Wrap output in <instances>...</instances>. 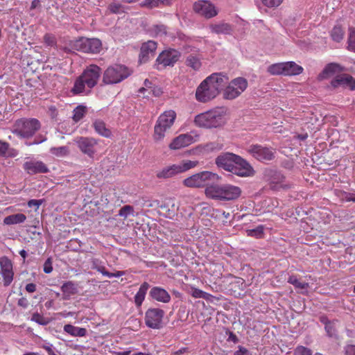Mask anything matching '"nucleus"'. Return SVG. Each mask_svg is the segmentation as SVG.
Here are the masks:
<instances>
[{"label": "nucleus", "instance_id": "1", "mask_svg": "<svg viewBox=\"0 0 355 355\" xmlns=\"http://www.w3.org/2000/svg\"><path fill=\"white\" fill-rule=\"evenodd\" d=\"M227 109L225 107H216L205 112L196 115L194 124L207 129L223 127L227 122Z\"/></svg>", "mask_w": 355, "mask_h": 355}, {"label": "nucleus", "instance_id": "2", "mask_svg": "<svg viewBox=\"0 0 355 355\" xmlns=\"http://www.w3.org/2000/svg\"><path fill=\"white\" fill-rule=\"evenodd\" d=\"M205 193L207 198L213 200L234 201L241 197L242 189L232 184H211L206 187Z\"/></svg>", "mask_w": 355, "mask_h": 355}, {"label": "nucleus", "instance_id": "3", "mask_svg": "<svg viewBox=\"0 0 355 355\" xmlns=\"http://www.w3.org/2000/svg\"><path fill=\"white\" fill-rule=\"evenodd\" d=\"M41 128V123L35 118L17 119L12 125V132L21 138H30Z\"/></svg>", "mask_w": 355, "mask_h": 355}, {"label": "nucleus", "instance_id": "4", "mask_svg": "<svg viewBox=\"0 0 355 355\" xmlns=\"http://www.w3.org/2000/svg\"><path fill=\"white\" fill-rule=\"evenodd\" d=\"M176 113L173 110L164 112L158 117L154 127L153 139L155 141H162L174 124Z\"/></svg>", "mask_w": 355, "mask_h": 355}, {"label": "nucleus", "instance_id": "5", "mask_svg": "<svg viewBox=\"0 0 355 355\" xmlns=\"http://www.w3.org/2000/svg\"><path fill=\"white\" fill-rule=\"evenodd\" d=\"M131 74L130 70L123 64H114L108 67L103 75V82L107 85L121 83Z\"/></svg>", "mask_w": 355, "mask_h": 355}, {"label": "nucleus", "instance_id": "6", "mask_svg": "<svg viewBox=\"0 0 355 355\" xmlns=\"http://www.w3.org/2000/svg\"><path fill=\"white\" fill-rule=\"evenodd\" d=\"M198 164V161L183 160L177 164H173L163 168L158 171L156 177L159 179L171 178L178 174L186 172L191 168H195Z\"/></svg>", "mask_w": 355, "mask_h": 355}, {"label": "nucleus", "instance_id": "7", "mask_svg": "<svg viewBox=\"0 0 355 355\" xmlns=\"http://www.w3.org/2000/svg\"><path fill=\"white\" fill-rule=\"evenodd\" d=\"M223 92V98L226 100H233L239 97L248 87V80L242 77L234 78L230 82Z\"/></svg>", "mask_w": 355, "mask_h": 355}, {"label": "nucleus", "instance_id": "8", "mask_svg": "<svg viewBox=\"0 0 355 355\" xmlns=\"http://www.w3.org/2000/svg\"><path fill=\"white\" fill-rule=\"evenodd\" d=\"M76 50L86 53H98L102 49V42L97 38L80 37L73 43Z\"/></svg>", "mask_w": 355, "mask_h": 355}, {"label": "nucleus", "instance_id": "9", "mask_svg": "<svg viewBox=\"0 0 355 355\" xmlns=\"http://www.w3.org/2000/svg\"><path fill=\"white\" fill-rule=\"evenodd\" d=\"M165 312L159 308H149L145 313V324L153 329H160L163 327Z\"/></svg>", "mask_w": 355, "mask_h": 355}, {"label": "nucleus", "instance_id": "10", "mask_svg": "<svg viewBox=\"0 0 355 355\" xmlns=\"http://www.w3.org/2000/svg\"><path fill=\"white\" fill-rule=\"evenodd\" d=\"M180 58V53L173 49L163 51L156 59V68L161 70L166 67H173Z\"/></svg>", "mask_w": 355, "mask_h": 355}, {"label": "nucleus", "instance_id": "11", "mask_svg": "<svg viewBox=\"0 0 355 355\" xmlns=\"http://www.w3.org/2000/svg\"><path fill=\"white\" fill-rule=\"evenodd\" d=\"M79 150L89 158H94L97 153L98 140L94 137H78L74 140Z\"/></svg>", "mask_w": 355, "mask_h": 355}, {"label": "nucleus", "instance_id": "12", "mask_svg": "<svg viewBox=\"0 0 355 355\" xmlns=\"http://www.w3.org/2000/svg\"><path fill=\"white\" fill-rule=\"evenodd\" d=\"M247 152L256 159L261 162L270 161L275 157V150L259 144L250 145Z\"/></svg>", "mask_w": 355, "mask_h": 355}, {"label": "nucleus", "instance_id": "13", "mask_svg": "<svg viewBox=\"0 0 355 355\" xmlns=\"http://www.w3.org/2000/svg\"><path fill=\"white\" fill-rule=\"evenodd\" d=\"M215 176V174L209 171H202L196 173L184 180L185 187L191 188L202 187L208 186V182Z\"/></svg>", "mask_w": 355, "mask_h": 355}, {"label": "nucleus", "instance_id": "14", "mask_svg": "<svg viewBox=\"0 0 355 355\" xmlns=\"http://www.w3.org/2000/svg\"><path fill=\"white\" fill-rule=\"evenodd\" d=\"M195 96L198 102L203 103H207L217 96L216 90L213 86L208 85L205 79L197 87Z\"/></svg>", "mask_w": 355, "mask_h": 355}, {"label": "nucleus", "instance_id": "15", "mask_svg": "<svg viewBox=\"0 0 355 355\" xmlns=\"http://www.w3.org/2000/svg\"><path fill=\"white\" fill-rule=\"evenodd\" d=\"M101 74V69L96 64L89 65L80 76L89 89L96 85Z\"/></svg>", "mask_w": 355, "mask_h": 355}, {"label": "nucleus", "instance_id": "16", "mask_svg": "<svg viewBox=\"0 0 355 355\" xmlns=\"http://www.w3.org/2000/svg\"><path fill=\"white\" fill-rule=\"evenodd\" d=\"M235 158V163L231 173L240 177H248L253 174V168L245 159L239 155Z\"/></svg>", "mask_w": 355, "mask_h": 355}, {"label": "nucleus", "instance_id": "17", "mask_svg": "<svg viewBox=\"0 0 355 355\" xmlns=\"http://www.w3.org/2000/svg\"><path fill=\"white\" fill-rule=\"evenodd\" d=\"M194 11L205 17L209 19L217 15V11L213 4L207 1H199L193 4Z\"/></svg>", "mask_w": 355, "mask_h": 355}, {"label": "nucleus", "instance_id": "18", "mask_svg": "<svg viewBox=\"0 0 355 355\" xmlns=\"http://www.w3.org/2000/svg\"><path fill=\"white\" fill-rule=\"evenodd\" d=\"M205 80L208 83V85L213 86L216 90V95L218 96L219 93L225 88L229 78L221 73H212L206 78Z\"/></svg>", "mask_w": 355, "mask_h": 355}, {"label": "nucleus", "instance_id": "19", "mask_svg": "<svg viewBox=\"0 0 355 355\" xmlns=\"http://www.w3.org/2000/svg\"><path fill=\"white\" fill-rule=\"evenodd\" d=\"M0 267L1 275L3 278V284L6 286H9L13 280L14 272L12 270V263L7 257L0 258Z\"/></svg>", "mask_w": 355, "mask_h": 355}, {"label": "nucleus", "instance_id": "20", "mask_svg": "<svg viewBox=\"0 0 355 355\" xmlns=\"http://www.w3.org/2000/svg\"><path fill=\"white\" fill-rule=\"evenodd\" d=\"M237 155L232 153H225L218 155L216 159V165L224 170L231 172L232 168L235 163Z\"/></svg>", "mask_w": 355, "mask_h": 355}, {"label": "nucleus", "instance_id": "21", "mask_svg": "<svg viewBox=\"0 0 355 355\" xmlns=\"http://www.w3.org/2000/svg\"><path fill=\"white\" fill-rule=\"evenodd\" d=\"M157 49V43L149 40L144 42L140 49L139 61L140 62H146L150 58H153Z\"/></svg>", "mask_w": 355, "mask_h": 355}, {"label": "nucleus", "instance_id": "22", "mask_svg": "<svg viewBox=\"0 0 355 355\" xmlns=\"http://www.w3.org/2000/svg\"><path fill=\"white\" fill-rule=\"evenodd\" d=\"M23 168L28 174L46 173L49 172L46 165L42 161L31 160L24 162Z\"/></svg>", "mask_w": 355, "mask_h": 355}, {"label": "nucleus", "instance_id": "23", "mask_svg": "<svg viewBox=\"0 0 355 355\" xmlns=\"http://www.w3.org/2000/svg\"><path fill=\"white\" fill-rule=\"evenodd\" d=\"M194 137L189 134H181L173 139L169 144L171 150H179L187 147L195 142Z\"/></svg>", "mask_w": 355, "mask_h": 355}, {"label": "nucleus", "instance_id": "24", "mask_svg": "<svg viewBox=\"0 0 355 355\" xmlns=\"http://www.w3.org/2000/svg\"><path fill=\"white\" fill-rule=\"evenodd\" d=\"M331 85L334 88L340 86L348 87L351 90H355V80L349 74H341L336 76L331 82Z\"/></svg>", "mask_w": 355, "mask_h": 355}, {"label": "nucleus", "instance_id": "25", "mask_svg": "<svg viewBox=\"0 0 355 355\" xmlns=\"http://www.w3.org/2000/svg\"><path fill=\"white\" fill-rule=\"evenodd\" d=\"M149 295L153 300L162 303L169 302L171 298L170 294L165 289L159 286L153 287Z\"/></svg>", "mask_w": 355, "mask_h": 355}, {"label": "nucleus", "instance_id": "26", "mask_svg": "<svg viewBox=\"0 0 355 355\" xmlns=\"http://www.w3.org/2000/svg\"><path fill=\"white\" fill-rule=\"evenodd\" d=\"M283 76H296L303 72L302 67L297 64L295 62H283Z\"/></svg>", "mask_w": 355, "mask_h": 355}, {"label": "nucleus", "instance_id": "27", "mask_svg": "<svg viewBox=\"0 0 355 355\" xmlns=\"http://www.w3.org/2000/svg\"><path fill=\"white\" fill-rule=\"evenodd\" d=\"M61 291L62 292V300H69L72 295L78 293V288L76 284L69 281L62 284Z\"/></svg>", "mask_w": 355, "mask_h": 355}, {"label": "nucleus", "instance_id": "28", "mask_svg": "<svg viewBox=\"0 0 355 355\" xmlns=\"http://www.w3.org/2000/svg\"><path fill=\"white\" fill-rule=\"evenodd\" d=\"M93 127L95 131L102 137L109 138L112 135V132L106 127L104 121L102 120H96L93 123Z\"/></svg>", "mask_w": 355, "mask_h": 355}, {"label": "nucleus", "instance_id": "29", "mask_svg": "<svg viewBox=\"0 0 355 355\" xmlns=\"http://www.w3.org/2000/svg\"><path fill=\"white\" fill-rule=\"evenodd\" d=\"M285 177L282 173L278 171H274L270 175V186L272 189H277L279 187H283V182H284Z\"/></svg>", "mask_w": 355, "mask_h": 355}, {"label": "nucleus", "instance_id": "30", "mask_svg": "<svg viewBox=\"0 0 355 355\" xmlns=\"http://www.w3.org/2000/svg\"><path fill=\"white\" fill-rule=\"evenodd\" d=\"M149 284L147 282H144L140 288H139V291L135 295V303L137 307H140L143 303V302L145 300V297L147 293V291L149 288Z\"/></svg>", "mask_w": 355, "mask_h": 355}, {"label": "nucleus", "instance_id": "31", "mask_svg": "<svg viewBox=\"0 0 355 355\" xmlns=\"http://www.w3.org/2000/svg\"><path fill=\"white\" fill-rule=\"evenodd\" d=\"M201 56L198 54H190L187 57L185 63L187 66L197 71L201 67Z\"/></svg>", "mask_w": 355, "mask_h": 355}, {"label": "nucleus", "instance_id": "32", "mask_svg": "<svg viewBox=\"0 0 355 355\" xmlns=\"http://www.w3.org/2000/svg\"><path fill=\"white\" fill-rule=\"evenodd\" d=\"M64 331L72 336L83 337L87 334L86 329L75 327L69 324L64 326Z\"/></svg>", "mask_w": 355, "mask_h": 355}, {"label": "nucleus", "instance_id": "33", "mask_svg": "<svg viewBox=\"0 0 355 355\" xmlns=\"http://www.w3.org/2000/svg\"><path fill=\"white\" fill-rule=\"evenodd\" d=\"M340 70V65L336 63L328 64L323 71L320 73L318 78L320 80L327 78L334 75L336 71Z\"/></svg>", "mask_w": 355, "mask_h": 355}, {"label": "nucleus", "instance_id": "34", "mask_svg": "<svg viewBox=\"0 0 355 355\" xmlns=\"http://www.w3.org/2000/svg\"><path fill=\"white\" fill-rule=\"evenodd\" d=\"M210 29L216 34H230L232 31L231 26L227 23L211 24Z\"/></svg>", "mask_w": 355, "mask_h": 355}, {"label": "nucleus", "instance_id": "35", "mask_svg": "<svg viewBox=\"0 0 355 355\" xmlns=\"http://www.w3.org/2000/svg\"><path fill=\"white\" fill-rule=\"evenodd\" d=\"M126 7L119 2L113 1L107 8V12L109 14H122L125 12Z\"/></svg>", "mask_w": 355, "mask_h": 355}, {"label": "nucleus", "instance_id": "36", "mask_svg": "<svg viewBox=\"0 0 355 355\" xmlns=\"http://www.w3.org/2000/svg\"><path fill=\"white\" fill-rule=\"evenodd\" d=\"M191 295L194 298H202L207 301H211L214 296L211 294L206 293L194 286H191Z\"/></svg>", "mask_w": 355, "mask_h": 355}, {"label": "nucleus", "instance_id": "37", "mask_svg": "<svg viewBox=\"0 0 355 355\" xmlns=\"http://www.w3.org/2000/svg\"><path fill=\"white\" fill-rule=\"evenodd\" d=\"M330 35L334 41L340 42L344 37L345 31L341 26L338 25L332 28Z\"/></svg>", "mask_w": 355, "mask_h": 355}, {"label": "nucleus", "instance_id": "38", "mask_svg": "<svg viewBox=\"0 0 355 355\" xmlns=\"http://www.w3.org/2000/svg\"><path fill=\"white\" fill-rule=\"evenodd\" d=\"M87 112V107L83 105H78L73 111V120L75 123L80 121Z\"/></svg>", "mask_w": 355, "mask_h": 355}, {"label": "nucleus", "instance_id": "39", "mask_svg": "<svg viewBox=\"0 0 355 355\" xmlns=\"http://www.w3.org/2000/svg\"><path fill=\"white\" fill-rule=\"evenodd\" d=\"M85 85L84 79L80 76L75 81L71 92L75 94H80L84 92Z\"/></svg>", "mask_w": 355, "mask_h": 355}, {"label": "nucleus", "instance_id": "40", "mask_svg": "<svg viewBox=\"0 0 355 355\" xmlns=\"http://www.w3.org/2000/svg\"><path fill=\"white\" fill-rule=\"evenodd\" d=\"M264 227L263 225H259L254 229L247 230L246 233L248 236L254 237L256 239H261L264 235Z\"/></svg>", "mask_w": 355, "mask_h": 355}, {"label": "nucleus", "instance_id": "41", "mask_svg": "<svg viewBox=\"0 0 355 355\" xmlns=\"http://www.w3.org/2000/svg\"><path fill=\"white\" fill-rule=\"evenodd\" d=\"M135 210L131 205H125L120 209L118 215L122 218L123 220L127 219L130 216H134Z\"/></svg>", "mask_w": 355, "mask_h": 355}, {"label": "nucleus", "instance_id": "42", "mask_svg": "<svg viewBox=\"0 0 355 355\" xmlns=\"http://www.w3.org/2000/svg\"><path fill=\"white\" fill-rule=\"evenodd\" d=\"M288 282L293 284L295 288L300 289H306L309 287V284L304 282H300L296 276H290Z\"/></svg>", "mask_w": 355, "mask_h": 355}, {"label": "nucleus", "instance_id": "43", "mask_svg": "<svg viewBox=\"0 0 355 355\" xmlns=\"http://www.w3.org/2000/svg\"><path fill=\"white\" fill-rule=\"evenodd\" d=\"M283 62L275 63L268 67V72L271 75H283Z\"/></svg>", "mask_w": 355, "mask_h": 355}, {"label": "nucleus", "instance_id": "44", "mask_svg": "<svg viewBox=\"0 0 355 355\" xmlns=\"http://www.w3.org/2000/svg\"><path fill=\"white\" fill-rule=\"evenodd\" d=\"M348 31V49L355 52V28L349 27Z\"/></svg>", "mask_w": 355, "mask_h": 355}, {"label": "nucleus", "instance_id": "45", "mask_svg": "<svg viewBox=\"0 0 355 355\" xmlns=\"http://www.w3.org/2000/svg\"><path fill=\"white\" fill-rule=\"evenodd\" d=\"M337 320H332L329 324L324 327L327 334L329 337L336 338L337 337V329L336 327V322Z\"/></svg>", "mask_w": 355, "mask_h": 355}, {"label": "nucleus", "instance_id": "46", "mask_svg": "<svg viewBox=\"0 0 355 355\" xmlns=\"http://www.w3.org/2000/svg\"><path fill=\"white\" fill-rule=\"evenodd\" d=\"M50 152L55 156H65L69 153V150L66 146L52 147Z\"/></svg>", "mask_w": 355, "mask_h": 355}, {"label": "nucleus", "instance_id": "47", "mask_svg": "<svg viewBox=\"0 0 355 355\" xmlns=\"http://www.w3.org/2000/svg\"><path fill=\"white\" fill-rule=\"evenodd\" d=\"M31 320L41 325H46L49 323V320L39 313H34L32 315Z\"/></svg>", "mask_w": 355, "mask_h": 355}, {"label": "nucleus", "instance_id": "48", "mask_svg": "<svg viewBox=\"0 0 355 355\" xmlns=\"http://www.w3.org/2000/svg\"><path fill=\"white\" fill-rule=\"evenodd\" d=\"M26 217L23 214H17L11 216H8L6 217L3 220V222H24Z\"/></svg>", "mask_w": 355, "mask_h": 355}, {"label": "nucleus", "instance_id": "49", "mask_svg": "<svg viewBox=\"0 0 355 355\" xmlns=\"http://www.w3.org/2000/svg\"><path fill=\"white\" fill-rule=\"evenodd\" d=\"M109 203L110 202L107 196H102L101 199L97 201L95 205L98 210L105 211V209H107L109 207Z\"/></svg>", "mask_w": 355, "mask_h": 355}, {"label": "nucleus", "instance_id": "50", "mask_svg": "<svg viewBox=\"0 0 355 355\" xmlns=\"http://www.w3.org/2000/svg\"><path fill=\"white\" fill-rule=\"evenodd\" d=\"M151 31L155 36L162 37L166 34V27L164 25H155Z\"/></svg>", "mask_w": 355, "mask_h": 355}, {"label": "nucleus", "instance_id": "51", "mask_svg": "<svg viewBox=\"0 0 355 355\" xmlns=\"http://www.w3.org/2000/svg\"><path fill=\"white\" fill-rule=\"evenodd\" d=\"M294 355H312V352L306 347L297 346L294 350Z\"/></svg>", "mask_w": 355, "mask_h": 355}, {"label": "nucleus", "instance_id": "52", "mask_svg": "<svg viewBox=\"0 0 355 355\" xmlns=\"http://www.w3.org/2000/svg\"><path fill=\"white\" fill-rule=\"evenodd\" d=\"M338 196L342 198L343 200H345L347 202H355V194L347 193L345 191H339Z\"/></svg>", "mask_w": 355, "mask_h": 355}, {"label": "nucleus", "instance_id": "53", "mask_svg": "<svg viewBox=\"0 0 355 355\" xmlns=\"http://www.w3.org/2000/svg\"><path fill=\"white\" fill-rule=\"evenodd\" d=\"M170 0H145L143 3V6L148 8H154L157 6L158 2L168 4Z\"/></svg>", "mask_w": 355, "mask_h": 355}, {"label": "nucleus", "instance_id": "54", "mask_svg": "<svg viewBox=\"0 0 355 355\" xmlns=\"http://www.w3.org/2000/svg\"><path fill=\"white\" fill-rule=\"evenodd\" d=\"M262 3L268 8H276L282 4L283 0H261Z\"/></svg>", "mask_w": 355, "mask_h": 355}, {"label": "nucleus", "instance_id": "55", "mask_svg": "<svg viewBox=\"0 0 355 355\" xmlns=\"http://www.w3.org/2000/svg\"><path fill=\"white\" fill-rule=\"evenodd\" d=\"M43 270L46 274H49L53 271L51 258L49 257L45 261L44 263Z\"/></svg>", "mask_w": 355, "mask_h": 355}, {"label": "nucleus", "instance_id": "56", "mask_svg": "<svg viewBox=\"0 0 355 355\" xmlns=\"http://www.w3.org/2000/svg\"><path fill=\"white\" fill-rule=\"evenodd\" d=\"M159 205V202L157 200H144V202L142 203V206L145 207H158Z\"/></svg>", "mask_w": 355, "mask_h": 355}, {"label": "nucleus", "instance_id": "57", "mask_svg": "<svg viewBox=\"0 0 355 355\" xmlns=\"http://www.w3.org/2000/svg\"><path fill=\"white\" fill-rule=\"evenodd\" d=\"M9 148V144L0 141V156H6L7 151Z\"/></svg>", "mask_w": 355, "mask_h": 355}, {"label": "nucleus", "instance_id": "58", "mask_svg": "<svg viewBox=\"0 0 355 355\" xmlns=\"http://www.w3.org/2000/svg\"><path fill=\"white\" fill-rule=\"evenodd\" d=\"M43 200H35L33 199L28 202V206L29 207H35V210H37L40 206L42 205Z\"/></svg>", "mask_w": 355, "mask_h": 355}, {"label": "nucleus", "instance_id": "59", "mask_svg": "<svg viewBox=\"0 0 355 355\" xmlns=\"http://www.w3.org/2000/svg\"><path fill=\"white\" fill-rule=\"evenodd\" d=\"M169 205H171V207L174 209L175 207V199L173 198H168L165 200V203L164 205H162L161 207L163 209H166Z\"/></svg>", "mask_w": 355, "mask_h": 355}, {"label": "nucleus", "instance_id": "60", "mask_svg": "<svg viewBox=\"0 0 355 355\" xmlns=\"http://www.w3.org/2000/svg\"><path fill=\"white\" fill-rule=\"evenodd\" d=\"M345 355H355V345H347L345 347Z\"/></svg>", "mask_w": 355, "mask_h": 355}, {"label": "nucleus", "instance_id": "61", "mask_svg": "<svg viewBox=\"0 0 355 355\" xmlns=\"http://www.w3.org/2000/svg\"><path fill=\"white\" fill-rule=\"evenodd\" d=\"M205 148L207 150H218L222 148V146L220 145H219L218 144L209 143L206 145Z\"/></svg>", "mask_w": 355, "mask_h": 355}, {"label": "nucleus", "instance_id": "62", "mask_svg": "<svg viewBox=\"0 0 355 355\" xmlns=\"http://www.w3.org/2000/svg\"><path fill=\"white\" fill-rule=\"evenodd\" d=\"M44 41L49 46H53L55 44L54 37L50 34H46L44 36Z\"/></svg>", "mask_w": 355, "mask_h": 355}, {"label": "nucleus", "instance_id": "63", "mask_svg": "<svg viewBox=\"0 0 355 355\" xmlns=\"http://www.w3.org/2000/svg\"><path fill=\"white\" fill-rule=\"evenodd\" d=\"M93 268L96 270L98 272H101L104 276L107 277V274H109V272L106 270L105 266L101 265L94 264Z\"/></svg>", "mask_w": 355, "mask_h": 355}, {"label": "nucleus", "instance_id": "64", "mask_svg": "<svg viewBox=\"0 0 355 355\" xmlns=\"http://www.w3.org/2000/svg\"><path fill=\"white\" fill-rule=\"evenodd\" d=\"M234 354V355H249V352L245 347L239 345L238 347V350H236Z\"/></svg>", "mask_w": 355, "mask_h": 355}]
</instances>
